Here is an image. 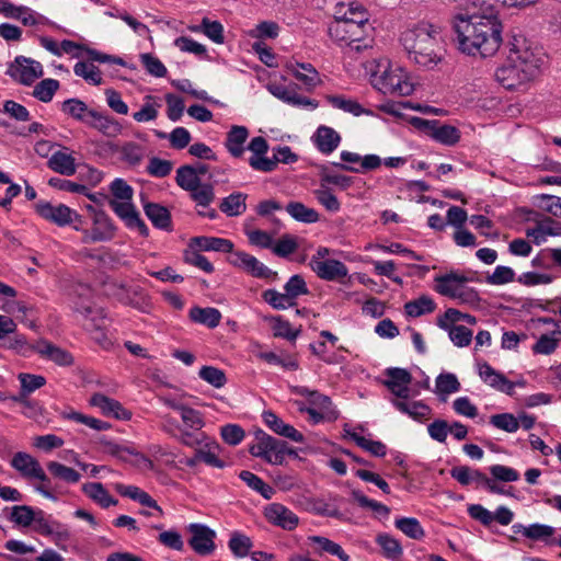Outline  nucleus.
I'll use <instances>...</instances> for the list:
<instances>
[{
	"label": "nucleus",
	"instance_id": "21",
	"mask_svg": "<svg viewBox=\"0 0 561 561\" xmlns=\"http://www.w3.org/2000/svg\"><path fill=\"white\" fill-rule=\"evenodd\" d=\"M144 210L156 228L171 230V214L167 207L157 203H147L144 206Z\"/></svg>",
	"mask_w": 561,
	"mask_h": 561
},
{
	"label": "nucleus",
	"instance_id": "41",
	"mask_svg": "<svg viewBox=\"0 0 561 561\" xmlns=\"http://www.w3.org/2000/svg\"><path fill=\"white\" fill-rule=\"evenodd\" d=\"M394 526L411 539L420 540L425 531L420 522L414 517H400L394 520Z\"/></svg>",
	"mask_w": 561,
	"mask_h": 561
},
{
	"label": "nucleus",
	"instance_id": "45",
	"mask_svg": "<svg viewBox=\"0 0 561 561\" xmlns=\"http://www.w3.org/2000/svg\"><path fill=\"white\" fill-rule=\"evenodd\" d=\"M252 546V540L239 531L232 533L228 542L229 549L237 558L247 557L250 553Z\"/></svg>",
	"mask_w": 561,
	"mask_h": 561
},
{
	"label": "nucleus",
	"instance_id": "9",
	"mask_svg": "<svg viewBox=\"0 0 561 561\" xmlns=\"http://www.w3.org/2000/svg\"><path fill=\"white\" fill-rule=\"evenodd\" d=\"M368 23V13L366 10L359 12L358 18L348 16L344 14L343 18L336 19L335 25L330 27L331 35L339 36L341 28L348 36L342 35L340 41L357 42L359 41L358 31Z\"/></svg>",
	"mask_w": 561,
	"mask_h": 561
},
{
	"label": "nucleus",
	"instance_id": "27",
	"mask_svg": "<svg viewBox=\"0 0 561 561\" xmlns=\"http://www.w3.org/2000/svg\"><path fill=\"white\" fill-rule=\"evenodd\" d=\"M289 69H291L295 78L304 83L309 90L320 83L319 73L311 64L297 62L296 68L290 65Z\"/></svg>",
	"mask_w": 561,
	"mask_h": 561
},
{
	"label": "nucleus",
	"instance_id": "7",
	"mask_svg": "<svg viewBox=\"0 0 561 561\" xmlns=\"http://www.w3.org/2000/svg\"><path fill=\"white\" fill-rule=\"evenodd\" d=\"M35 208L42 218L60 227L70 225L73 220L81 221V215L64 204L54 206L49 202L39 201Z\"/></svg>",
	"mask_w": 561,
	"mask_h": 561
},
{
	"label": "nucleus",
	"instance_id": "18",
	"mask_svg": "<svg viewBox=\"0 0 561 561\" xmlns=\"http://www.w3.org/2000/svg\"><path fill=\"white\" fill-rule=\"evenodd\" d=\"M68 148L64 147V150L56 151L47 161V167L62 175H73L76 173V159L67 153Z\"/></svg>",
	"mask_w": 561,
	"mask_h": 561
},
{
	"label": "nucleus",
	"instance_id": "42",
	"mask_svg": "<svg viewBox=\"0 0 561 561\" xmlns=\"http://www.w3.org/2000/svg\"><path fill=\"white\" fill-rule=\"evenodd\" d=\"M239 478L244 481L248 486L259 492L264 499L270 500L273 496L274 489L251 471H241Z\"/></svg>",
	"mask_w": 561,
	"mask_h": 561
},
{
	"label": "nucleus",
	"instance_id": "32",
	"mask_svg": "<svg viewBox=\"0 0 561 561\" xmlns=\"http://www.w3.org/2000/svg\"><path fill=\"white\" fill-rule=\"evenodd\" d=\"M436 309L434 300L428 296H421L417 299L410 300L404 305V311L409 317L417 318L426 313H432Z\"/></svg>",
	"mask_w": 561,
	"mask_h": 561
},
{
	"label": "nucleus",
	"instance_id": "51",
	"mask_svg": "<svg viewBox=\"0 0 561 561\" xmlns=\"http://www.w3.org/2000/svg\"><path fill=\"white\" fill-rule=\"evenodd\" d=\"M535 233L545 236H561V222L548 216L543 217L541 220H538L537 227L529 228L526 231V236H533Z\"/></svg>",
	"mask_w": 561,
	"mask_h": 561
},
{
	"label": "nucleus",
	"instance_id": "62",
	"mask_svg": "<svg viewBox=\"0 0 561 561\" xmlns=\"http://www.w3.org/2000/svg\"><path fill=\"white\" fill-rule=\"evenodd\" d=\"M191 198L203 207L209 206L215 199L214 186L210 183H201L198 188L191 191Z\"/></svg>",
	"mask_w": 561,
	"mask_h": 561
},
{
	"label": "nucleus",
	"instance_id": "26",
	"mask_svg": "<svg viewBox=\"0 0 561 561\" xmlns=\"http://www.w3.org/2000/svg\"><path fill=\"white\" fill-rule=\"evenodd\" d=\"M117 492L123 495L127 496L134 501L139 502L141 505L154 508L158 511L161 515L163 514L162 508L158 505L157 501L153 500L147 492L142 491L138 486L134 485H122L118 484L116 486Z\"/></svg>",
	"mask_w": 561,
	"mask_h": 561
},
{
	"label": "nucleus",
	"instance_id": "63",
	"mask_svg": "<svg viewBox=\"0 0 561 561\" xmlns=\"http://www.w3.org/2000/svg\"><path fill=\"white\" fill-rule=\"evenodd\" d=\"M287 296L293 301H296L297 297L309 294L307 284L301 275H293L284 286Z\"/></svg>",
	"mask_w": 561,
	"mask_h": 561
},
{
	"label": "nucleus",
	"instance_id": "37",
	"mask_svg": "<svg viewBox=\"0 0 561 561\" xmlns=\"http://www.w3.org/2000/svg\"><path fill=\"white\" fill-rule=\"evenodd\" d=\"M308 539L312 543L319 546L320 554L327 552L332 556H336L341 561H350V556L343 550V548L329 538L322 536H310Z\"/></svg>",
	"mask_w": 561,
	"mask_h": 561
},
{
	"label": "nucleus",
	"instance_id": "6",
	"mask_svg": "<svg viewBox=\"0 0 561 561\" xmlns=\"http://www.w3.org/2000/svg\"><path fill=\"white\" fill-rule=\"evenodd\" d=\"M229 262L234 267H238L256 278L275 279L277 277V272L270 270L255 256L243 251H233Z\"/></svg>",
	"mask_w": 561,
	"mask_h": 561
},
{
	"label": "nucleus",
	"instance_id": "14",
	"mask_svg": "<svg viewBox=\"0 0 561 561\" xmlns=\"http://www.w3.org/2000/svg\"><path fill=\"white\" fill-rule=\"evenodd\" d=\"M90 404L99 408L102 413L106 416H113L117 420H130L131 412L126 410L121 402L115 399H112L103 393L96 392L94 393L90 400Z\"/></svg>",
	"mask_w": 561,
	"mask_h": 561
},
{
	"label": "nucleus",
	"instance_id": "44",
	"mask_svg": "<svg viewBox=\"0 0 561 561\" xmlns=\"http://www.w3.org/2000/svg\"><path fill=\"white\" fill-rule=\"evenodd\" d=\"M293 391L296 394L308 398V401L310 402V404L318 407L322 410L329 411V409L332 404L330 397L322 394L317 390H310L304 386H296L293 388Z\"/></svg>",
	"mask_w": 561,
	"mask_h": 561
},
{
	"label": "nucleus",
	"instance_id": "4",
	"mask_svg": "<svg viewBox=\"0 0 561 561\" xmlns=\"http://www.w3.org/2000/svg\"><path fill=\"white\" fill-rule=\"evenodd\" d=\"M373 85L383 94L399 96L411 95L414 91V84L409 81L408 75L400 67H388L380 75H374Z\"/></svg>",
	"mask_w": 561,
	"mask_h": 561
},
{
	"label": "nucleus",
	"instance_id": "23",
	"mask_svg": "<svg viewBox=\"0 0 561 561\" xmlns=\"http://www.w3.org/2000/svg\"><path fill=\"white\" fill-rule=\"evenodd\" d=\"M188 317L191 321L204 324L209 329H214L219 325L221 320V313L218 309L206 307H193L190 310Z\"/></svg>",
	"mask_w": 561,
	"mask_h": 561
},
{
	"label": "nucleus",
	"instance_id": "56",
	"mask_svg": "<svg viewBox=\"0 0 561 561\" xmlns=\"http://www.w3.org/2000/svg\"><path fill=\"white\" fill-rule=\"evenodd\" d=\"M479 375L486 383L497 390H501L503 383L507 382V378L492 368L488 363L479 365Z\"/></svg>",
	"mask_w": 561,
	"mask_h": 561
},
{
	"label": "nucleus",
	"instance_id": "15",
	"mask_svg": "<svg viewBox=\"0 0 561 561\" xmlns=\"http://www.w3.org/2000/svg\"><path fill=\"white\" fill-rule=\"evenodd\" d=\"M32 352L38 353L41 356L46 357L57 365L70 366L73 363L72 355L46 340L39 341L36 346L32 347Z\"/></svg>",
	"mask_w": 561,
	"mask_h": 561
},
{
	"label": "nucleus",
	"instance_id": "49",
	"mask_svg": "<svg viewBox=\"0 0 561 561\" xmlns=\"http://www.w3.org/2000/svg\"><path fill=\"white\" fill-rule=\"evenodd\" d=\"M460 320H463L468 324H476L477 323V319H476L474 316H471L469 313H462V312H460L457 309L449 308V309H447L445 311V313L443 316L438 317L437 325L440 329H448L449 328V323L448 322L455 323V322H458Z\"/></svg>",
	"mask_w": 561,
	"mask_h": 561
},
{
	"label": "nucleus",
	"instance_id": "19",
	"mask_svg": "<svg viewBox=\"0 0 561 561\" xmlns=\"http://www.w3.org/2000/svg\"><path fill=\"white\" fill-rule=\"evenodd\" d=\"M249 137V130L244 126L233 125L227 133L226 149L234 158H240L244 152V142Z\"/></svg>",
	"mask_w": 561,
	"mask_h": 561
},
{
	"label": "nucleus",
	"instance_id": "34",
	"mask_svg": "<svg viewBox=\"0 0 561 561\" xmlns=\"http://www.w3.org/2000/svg\"><path fill=\"white\" fill-rule=\"evenodd\" d=\"M327 101L334 107L340 108L344 112L351 113L354 116L362 114L373 115L370 110L364 108L357 101L345 99L342 95H328Z\"/></svg>",
	"mask_w": 561,
	"mask_h": 561
},
{
	"label": "nucleus",
	"instance_id": "10",
	"mask_svg": "<svg viewBox=\"0 0 561 561\" xmlns=\"http://www.w3.org/2000/svg\"><path fill=\"white\" fill-rule=\"evenodd\" d=\"M110 206L115 211V214L122 220H124L125 225L128 228H137L142 237L149 236V229L147 225L139 217L138 211L136 210L135 206L130 203V201L118 202L116 199H111Z\"/></svg>",
	"mask_w": 561,
	"mask_h": 561
},
{
	"label": "nucleus",
	"instance_id": "8",
	"mask_svg": "<svg viewBox=\"0 0 561 561\" xmlns=\"http://www.w3.org/2000/svg\"><path fill=\"white\" fill-rule=\"evenodd\" d=\"M188 531L192 534L188 545L197 554L209 556L215 551V530L203 524H191Z\"/></svg>",
	"mask_w": 561,
	"mask_h": 561
},
{
	"label": "nucleus",
	"instance_id": "22",
	"mask_svg": "<svg viewBox=\"0 0 561 561\" xmlns=\"http://www.w3.org/2000/svg\"><path fill=\"white\" fill-rule=\"evenodd\" d=\"M341 141L340 135L331 127L320 126L314 134L317 148L325 154L333 152Z\"/></svg>",
	"mask_w": 561,
	"mask_h": 561
},
{
	"label": "nucleus",
	"instance_id": "12",
	"mask_svg": "<svg viewBox=\"0 0 561 561\" xmlns=\"http://www.w3.org/2000/svg\"><path fill=\"white\" fill-rule=\"evenodd\" d=\"M309 266L319 278L330 282L341 280L342 278L346 277L348 273V270L343 262L333 259H311Z\"/></svg>",
	"mask_w": 561,
	"mask_h": 561
},
{
	"label": "nucleus",
	"instance_id": "25",
	"mask_svg": "<svg viewBox=\"0 0 561 561\" xmlns=\"http://www.w3.org/2000/svg\"><path fill=\"white\" fill-rule=\"evenodd\" d=\"M82 491L91 500H93L104 508H107L112 505H116L118 502L108 493V491L100 482L85 483L82 485Z\"/></svg>",
	"mask_w": 561,
	"mask_h": 561
},
{
	"label": "nucleus",
	"instance_id": "39",
	"mask_svg": "<svg viewBox=\"0 0 561 561\" xmlns=\"http://www.w3.org/2000/svg\"><path fill=\"white\" fill-rule=\"evenodd\" d=\"M346 435L356 443L357 446L363 448L364 450L370 453L373 456L376 457H383L387 454V447L385 444L378 440H370L366 437L358 435L355 432H350L345 430Z\"/></svg>",
	"mask_w": 561,
	"mask_h": 561
},
{
	"label": "nucleus",
	"instance_id": "64",
	"mask_svg": "<svg viewBox=\"0 0 561 561\" xmlns=\"http://www.w3.org/2000/svg\"><path fill=\"white\" fill-rule=\"evenodd\" d=\"M451 342L458 347L468 346L472 341V331L465 325H450L447 329Z\"/></svg>",
	"mask_w": 561,
	"mask_h": 561
},
{
	"label": "nucleus",
	"instance_id": "35",
	"mask_svg": "<svg viewBox=\"0 0 561 561\" xmlns=\"http://www.w3.org/2000/svg\"><path fill=\"white\" fill-rule=\"evenodd\" d=\"M88 209L94 214L92 229L103 236H106V241L113 239L116 228L110 217L103 210H95L91 205L88 206Z\"/></svg>",
	"mask_w": 561,
	"mask_h": 561
},
{
	"label": "nucleus",
	"instance_id": "60",
	"mask_svg": "<svg viewBox=\"0 0 561 561\" xmlns=\"http://www.w3.org/2000/svg\"><path fill=\"white\" fill-rule=\"evenodd\" d=\"M298 249L297 238L291 234H284L278 241L273 245L272 251L275 255L279 257H287L293 254Z\"/></svg>",
	"mask_w": 561,
	"mask_h": 561
},
{
	"label": "nucleus",
	"instance_id": "1",
	"mask_svg": "<svg viewBox=\"0 0 561 561\" xmlns=\"http://www.w3.org/2000/svg\"><path fill=\"white\" fill-rule=\"evenodd\" d=\"M458 47L468 55H494L502 43L503 26L497 16L479 13L457 14L451 21Z\"/></svg>",
	"mask_w": 561,
	"mask_h": 561
},
{
	"label": "nucleus",
	"instance_id": "29",
	"mask_svg": "<svg viewBox=\"0 0 561 561\" xmlns=\"http://www.w3.org/2000/svg\"><path fill=\"white\" fill-rule=\"evenodd\" d=\"M175 182L182 190L187 192L195 191L202 183L201 178L196 176L195 168L190 164L181 165L176 170Z\"/></svg>",
	"mask_w": 561,
	"mask_h": 561
},
{
	"label": "nucleus",
	"instance_id": "13",
	"mask_svg": "<svg viewBox=\"0 0 561 561\" xmlns=\"http://www.w3.org/2000/svg\"><path fill=\"white\" fill-rule=\"evenodd\" d=\"M266 519L286 530H293L298 526V516L279 503H272L265 508Z\"/></svg>",
	"mask_w": 561,
	"mask_h": 561
},
{
	"label": "nucleus",
	"instance_id": "54",
	"mask_svg": "<svg viewBox=\"0 0 561 561\" xmlns=\"http://www.w3.org/2000/svg\"><path fill=\"white\" fill-rule=\"evenodd\" d=\"M73 71L76 76L83 78L94 85H100L102 83L101 71L92 64L89 65L84 61H79L75 65Z\"/></svg>",
	"mask_w": 561,
	"mask_h": 561
},
{
	"label": "nucleus",
	"instance_id": "38",
	"mask_svg": "<svg viewBox=\"0 0 561 561\" xmlns=\"http://www.w3.org/2000/svg\"><path fill=\"white\" fill-rule=\"evenodd\" d=\"M432 138L443 145L454 146L460 139V131L455 126L446 124L442 125L438 122V125H435V128L432 131Z\"/></svg>",
	"mask_w": 561,
	"mask_h": 561
},
{
	"label": "nucleus",
	"instance_id": "43",
	"mask_svg": "<svg viewBox=\"0 0 561 561\" xmlns=\"http://www.w3.org/2000/svg\"><path fill=\"white\" fill-rule=\"evenodd\" d=\"M265 439L268 446L267 462L272 465H283L288 444L285 440L277 439L268 434H266Z\"/></svg>",
	"mask_w": 561,
	"mask_h": 561
},
{
	"label": "nucleus",
	"instance_id": "3",
	"mask_svg": "<svg viewBox=\"0 0 561 561\" xmlns=\"http://www.w3.org/2000/svg\"><path fill=\"white\" fill-rule=\"evenodd\" d=\"M438 30L428 23H421L401 35V43L409 57L423 67L437 65L442 59Z\"/></svg>",
	"mask_w": 561,
	"mask_h": 561
},
{
	"label": "nucleus",
	"instance_id": "40",
	"mask_svg": "<svg viewBox=\"0 0 561 561\" xmlns=\"http://www.w3.org/2000/svg\"><path fill=\"white\" fill-rule=\"evenodd\" d=\"M49 473L58 480L67 483H77L81 479V474L75 469L67 467L57 461H49L46 463Z\"/></svg>",
	"mask_w": 561,
	"mask_h": 561
},
{
	"label": "nucleus",
	"instance_id": "5",
	"mask_svg": "<svg viewBox=\"0 0 561 561\" xmlns=\"http://www.w3.org/2000/svg\"><path fill=\"white\" fill-rule=\"evenodd\" d=\"M7 75L16 82L28 87L36 79L43 77L44 70L41 62L24 56H18L8 68Z\"/></svg>",
	"mask_w": 561,
	"mask_h": 561
},
{
	"label": "nucleus",
	"instance_id": "30",
	"mask_svg": "<svg viewBox=\"0 0 561 561\" xmlns=\"http://www.w3.org/2000/svg\"><path fill=\"white\" fill-rule=\"evenodd\" d=\"M247 195L240 192L232 193L225 197L219 205V208L227 216H239L247 209L245 204Z\"/></svg>",
	"mask_w": 561,
	"mask_h": 561
},
{
	"label": "nucleus",
	"instance_id": "28",
	"mask_svg": "<svg viewBox=\"0 0 561 561\" xmlns=\"http://www.w3.org/2000/svg\"><path fill=\"white\" fill-rule=\"evenodd\" d=\"M271 93L279 100L291 105H312L317 107V103L312 100L298 95L295 90H290L284 85L273 84L270 87Z\"/></svg>",
	"mask_w": 561,
	"mask_h": 561
},
{
	"label": "nucleus",
	"instance_id": "50",
	"mask_svg": "<svg viewBox=\"0 0 561 561\" xmlns=\"http://www.w3.org/2000/svg\"><path fill=\"white\" fill-rule=\"evenodd\" d=\"M385 374L389 377L383 381L388 390H393L397 386L411 383L412 381V375L404 368L391 367L386 369Z\"/></svg>",
	"mask_w": 561,
	"mask_h": 561
},
{
	"label": "nucleus",
	"instance_id": "24",
	"mask_svg": "<svg viewBox=\"0 0 561 561\" xmlns=\"http://www.w3.org/2000/svg\"><path fill=\"white\" fill-rule=\"evenodd\" d=\"M61 111L73 119L85 125L90 123V113L94 112V110L89 108L88 105L79 99H68L64 101L61 104Z\"/></svg>",
	"mask_w": 561,
	"mask_h": 561
},
{
	"label": "nucleus",
	"instance_id": "16",
	"mask_svg": "<svg viewBox=\"0 0 561 561\" xmlns=\"http://www.w3.org/2000/svg\"><path fill=\"white\" fill-rule=\"evenodd\" d=\"M262 417L265 424L277 435L289 438L296 443L304 442V435L294 426L286 424L272 411H264Z\"/></svg>",
	"mask_w": 561,
	"mask_h": 561
},
{
	"label": "nucleus",
	"instance_id": "48",
	"mask_svg": "<svg viewBox=\"0 0 561 561\" xmlns=\"http://www.w3.org/2000/svg\"><path fill=\"white\" fill-rule=\"evenodd\" d=\"M262 297L265 302L272 306L274 309L284 310L288 307L296 306V301L289 299L287 293H278L276 289H266L263 291Z\"/></svg>",
	"mask_w": 561,
	"mask_h": 561
},
{
	"label": "nucleus",
	"instance_id": "47",
	"mask_svg": "<svg viewBox=\"0 0 561 561\" xmlns=\"http://www.w3.org/2000/svg\"><path fill=\"white\" fill-rule=\"evenodd\" d=\"M85 320L84 328L87 331L95 332L98 329H105V313L102 308H95L93 306L84 307Z\"/></svg>",
	"mask_w": 561,
	"mask_h": 561
},
{
	"label": "nucleus",
	"instance_id": "55",
	"mask_svg": "<svg viewBox=\"0 0 561 561\" xmlns=\"http://www.w3.org/2000/svg\"><path fill=\"white\" fill-rule=\"evenodd\" d=\"M460 389V382L456 375L451 373H442L436 378V392L438 394H450Z\"/></svg>",
	"mask_w": 561,
	"mask_h": 561
},
{
	"label": "nucleus",
	"instance_id": "31",
	"mask_svg": "<svg viewBox=\"0 0 561 561\" xmlns=\"http://www.w3.org/2000/svg\"><path fill=\"white\" fill-rule=\"evenodd\" d=\"M376 542L380 546L382 549V554L387 559L397 561L403 554V549L400 541L389 534H378L376 537Z\"/></svg>",
	"mask_w": 561,
	"mask_h": 561
},
{
	"label": "nucleus",
	"instance_id": "57",
	"mask_svg": "<svg viewBox=\"0 0 561 561\" xmlns=\"http://www.w3.org/2000/svg\"><path fill=\"white\" fill-rule=\"evenodd\" d=\"M273 322L274 336L294 341L300 333V330H293L290 323L280 316H273L270 319Z\"/></svg>",
	"mask_w": 561,
	"mask_h": 561
},
{
	"label": "nucleus",
	"instance_id": "36",
	"mask_svg": "<svg viewBox=\"0 0 561 561\" xmlns=\"http://www.w3.org/2000/svg\"><path fill=\"white\" fill-rule=\"evenodd\" d=\"M391 403L400 412L405 413L417 421L422 420L423 417L428 415L431 412L430 407L421 401L408 403L405 401L392 399Z\"/></svg>",
	"mask_w": 561,
	"mask_h": 561
},
{
	"label": "nucleus",
	"instance_id": "53",
	"mask_svg": "<svg viewBox=\"0 0 561 561\" xmlns=\"http://www.w3.org/2000/svg\"><path fill=\"white\" fill-rule=\"evenodd\" d=\"M9 519L22 527H28L35 519V512L28 505H16L11 508Z\"/></svg>",
	"mask_w": 561,
	"mask_h": 561
},
{
	"label": "nucleus",
	"instance_id": "46",
	"mask_svg": "<svg viewBox=\"0 0 561 561\" xmlns=\"http://www.w3.org/2000/svg\"><path fill=\"white\" fill-rule=\"evenodd\" d=\"M59 85V81L56 79H44L34 87L32 94L37 100L47 103L53 100Z\"/></svg>",
	"mask_w": 561,
	"mask_h": 561
},
{
	"label": "nucleus",
	"instance_id": "33",
	"mask_svg": "<svg viewBox=\"0 0 561 561\" xmlns=\"http://www.w3.org/2000/svg\"><path fill=\"white\" fill-rule=\"evenodd\" d=\"M287 213L297 221L313 224L319 220L316 209L309 208L300 202H289L286 206Z\"/></svg>",
	"mask_w": 561,
	"mask_h": 561
},
{
	"label": "nucleus",
	"instance_id": "20",
	"mask_svg": "<svg viewBox=\"0 0 561 561\" xmlns=\"http://www.w3.org/2000/svg\"><path fill=\"white\" fill-rule=\"evenodd\" d=\"M90 117L91 119L90 123H88V126L99 130L107 137H115L122 130V126L115 118L104 115L101 112L94 110L93 113H90Z\"/></svg>",
	"mask_w": 561,
	"mask_h": 561
},
{
	"label": "nucleus",
	"instance_id": "59",
	"mask_svg": "<svg viewBox=\"0 0 561 561\" xmlns=\"http://www.w3.org/2000/svg\"><path fill=\"white\" fill-rule=\"evenodd\" d=\"M490 423L507 433H515L519 428V421L512 413L494 414L490 417Z\"/></svg>",
	"mask_w": 561,
	"mask_h": 561
},
{
	"label": "nucleus",
	"instance_id": "52",
	"mask_svg": "<svg viewBox=\"0 0 561 561\" xmlns=\"http://www.w3.org/2000/svg\"><path fill=\"white\" fill-rule=\"evenodd\" d=\"M198 376L215 388H222L227 383L225 371L214 366H203Z\"/></svg>",
	"mask_w": 561,
	"mask_h": 561
},
{
	"label": "nucleus",
	"instance_id": "11",
	"mask_svg": "<svg viewBox=\"0 0 561 561\" xmlns=\"http://www.w3.org/2000/svg\"><path fill=\"white\" fill-rule=\"evenodd\" d=\"M10 465L25 479L46 480V473L38 460L27 453L18 451L11 459Z\"/></svg>",
	"mask_w": 561,
	"mask_h": 561
},
{
	"label": "nucleus",
	"instance_id": "17",
	"mask_svg": "<svg viewBox=\"0 0 561 561\" xmlns=\"http://www.w3.org/2000/svg\"><path fill=\"white\" fill-rule=\"evenodd\" d=\"M188 247L197 248L202 251H216L231 254L233 252V243L230 240L217 237H194L190 240Z\"/></svg>",
	"mask_w": 561,
	"mask_h": 561
},
{
	"label": "nucleus",
	"instance_id": "58",
	"mask_svg": "<svg viewBox=\"0 0 561 561\" xmlns=\"http://www.w3.org/2000/svg\"><path fill=\"white\" fill-rule=\"evenodd\" d=\"M461 3L467 11L477 10L472 13H479V15H492L497 16V12L494 8V0H456Z\"/></svg>",
	"mask_w": 561,
	"mask_h": 561
},
{
	"label": "nucleus",
	"instance_id": "61",
	"mask_svg": "<svg viewBox=\"0 0 561 561\" xmlns=\"http://www.w3.org/2000/svg\"><path fill=\"white\" fill-rule=\"evenodd\" d=\"M184 261L187 264L196 266L206 273L214 272V265L207 260L206 256L198 252L197 248H190L184 251Z\"/></svg>",
	"mask_w": 561,
	"mask_h": 561
},
{
	"label": "nucleus",
	"instance_id": "2",
	"mask_svg": "<svg viewBox=\"0 0 561 561\" xmlns=\"http://www.w3.org/2000/svg\"><path fill=\"white\" fill-rule=\"evenodd\" d=\"M519 42L514 37V42L510 43L512 47L507 61L495 72L497 81L507 90H515L518 85L534 79L539 72L540 58L528 48H522Z\"/></svg>",
	"mask_w": 561,
	"mask_h": 561
}]
</instances>
